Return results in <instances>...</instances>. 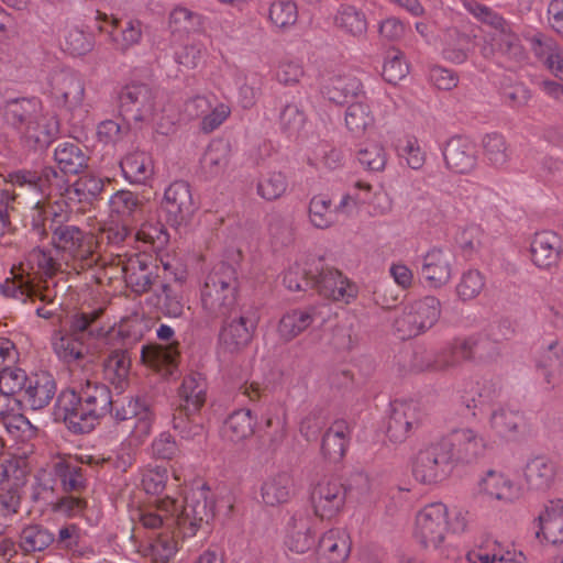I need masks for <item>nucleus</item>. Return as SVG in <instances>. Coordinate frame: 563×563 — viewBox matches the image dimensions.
I'll return each instance as SVG.
<instances>
[{
  "label": "nucleus",
  "mask_w": 563,
  "mask_h": 563,
  "mask_svg": "<svg viewBox=\"0 0 563 563\" xmlns=\"http://www.w3.org/2000/svg\"><path fill=\"white\" fill-rule=\"evenodd\" d=\"M136 514L143 528H175L185 525L183 520H189L190 528L209 526L214 518L213 500L210 498V488L201 484L190 490L186 496L185 505H177V500L170 497L159 499L152 509H137Z\"/></svg>",
  "instance_id": "obj_1"
},
{
  "label": "nucleus",
  "mask_w": 563,
  "mask_h": 563,
  "mask_svg": "<svg viewBox=\"0 0 563 563\" xmlns=\"http://www.w3.org/2000/svg\"><path fill=\"white\" fill-rule=\"evenodd\" d=\"M103 309L87 312L76 311L67 319V328L52 333L51 344L54 353L65 363H75L93 355L97 341L107 334L99 320Z\"/></svg>",
  "instance_id": "obj_2"
},
{
  "label": "nucleus",
  "mask_w": 563,
  "mask_h": 563,
  "mask_svg": "<svg viewBox=\"0 0 563 563\" xmlns=\"http://www.w3.org/2000/svg\"><path fill=\"white\" fill-rule=\"evenodd\" d=\"M27 261L29 263H36L38 271L29 272L24 264L19 266L18 272L12 268V277L0 284V292L5 298L15 299L23 303L29 300L34 302L38 299L47 305H53L54 295L47 288L43 289L38 284H35V275L38 273L48 276L54 274L56 269L54 258L43 250H33Z\"/></svg>",
  "instance_id": "obj_3"
},
{
  "label": "nucleus",
  "mask_w": 563,
  "mask_h": 563,
  "mask_svg": "<svg viewBox=\"0 0 563 563\" xmlns=\"http://www.w3.org/2000/svg\"><path fill=\"white\" fill-rule=\"evenodd\" d=\"M238 277L230 264L219 263L205 278L201 288L203 309L214 318L233 312L236 308Z\"/></svg>",
  "instance_id": "obj_4"
},
{
  "label": "nucleus",
  "mask_w": 563,
  "mask_h": 563,
  "mask_svg": "<svg viewBox=\"0 0 563 563\" xmlns=\"http://www.w3.org/2000/svg\"><path fill=\"white\" fill-rule=\"evenodd\" d=\"M57 207L59 211L52 209L53 218L48 225L53 245L69 257L81 261V267L90 266L93 262L90 242L86 240L85 232L78 227L65 223L69 213L63 210L62 205H57Z\"/></svg>",
  "instance_id": "obj_5"
},
{
  "label": "nucleus",
  "mask_w": 563,
  "mask_h": 563,
  "mask_svg": "<svg viewBox=\"0 0 563 563\" xmlns=\"http://www.w3.org/2000/svg\"><path fill=\"white\" fill-rule=\"evenodd\" d=\"M223 318V323L219 333L220 349L230 354L239 353L244 350L253 340L257 324L258 314L252 309H233Z\"/></svg>",
  "instance_id": "obj_6"
},
{
  "label": "nucleus",
  "mask_w": 563,
  "mask_h": 563,
  "mask_svg": "<svg viewBox=\"0 0 563 563\" xmlns=\"http://www.w3.org/2000/svg\"><path fill=\"white\" fill-rule=\"evenodd\" d=\"M455 465L441 439L421 448L412 461V475L421 484L446 479Z\"/></svg>",
  "instance_id": "obj_7"
},
{
  "label": "nucleus",
  "mask_w": 563,
  "mask_h": 563,
  "mask_svg": "<svg viewBox=\"0 0 563 563\" xmlns=\"http://www.w3.org/2000/svg\"><path fill=\"white\" fill-rule=\"evenodd\" d=\"M133 548L153 563L169 562L179 549L176 530H126Z\"/></svg>",
  "instance_id": "obj_8"
},
{
  "label": "nucleus",
  "mask_w": 563,
  "mask_h": 563,
  "mask_svg": "<svg viewBox=\"0 0 563 563\" xmlns=\"http://www.w3.org/2000/svg\"><path fill=\"white\" fill-rule=\"evenodd\" d=\"M118 108L126 123L147 124L156 109L154 91L145 84L126 85L118 95Z\"/></svg>",
  "instance_id": "obj_9"
},
{
  "label": "nucleus",
  "mask_w": 563,
  "mask_h": 563,
  "mask_svg": "<svg viewBox=\"0 0 563 563\" xmlns=\"http://www.w3.org/2000/svg\"><path fill=\"white\" fill-rule=\"evenodd\" d=\"M441 313L440 301L427 296L407 306L395 320L396 331L401 339L417 336L435 324Z\"/></svg>",
  "instance_id": "obj_10"
},
{
  "label": "nucleus",
  "mask_w": 563,
  "mask_h": 563,
  "mask_svg": "<svg viewBox=\"0 0 563 563\" xmlns=\"http://www.w3.org/2000/svg\"><path fill=\"white\" fill-rule=\"evenodd\" d=\"M66 175L60 169L58 172L52 166H45L41 172L23 169L11 173L9 177L13 186L33 190L42 196L56 192L68 199L71 186L68 185Z\"/></svg>",
  "instance_id": "obj_11"
},
{
  "label": "nucleus",
  "mask_w": 563,
  "mask_h": 563,
  "mask_svg": "<svg viewBox=\"0 0 563 563\" xmlns=\"http://www.w3.org/2000/svg\"><path fill=\"white\" fill-rule=\"evenodd\" d=\"M156 335L166 344L143 346L141 357L144 363L159 372L164 377H169L178 366L180 357L179 342L174 339V329L167 324H161L156 330Z\"/></svg>",
  "instance_id": "obj_12"
},
{
  "label": "nucleus",
  "mask_w": 563,
  "mask_h": 563,
  "mask_svg": "<svg viewBox=\"0 0 563 563\" xmlns=\"http://www.w3.org/2000/svg\"><path fill=\"white\" fill-rule=\"evenodd\" d=\"M331 314V308L325 303L309 305L287 311L279 320L278 335L285 342H289L317 324L323 325Z\"/></svg>",
  "instance_id": "obj_13"
},
{
  "label": "nucleus",
  "mask_w": 563,
  "mask_h": 563,
  "mask_svg": "<svg viewBox=\"0 0 563 563\" xmlns=\"http://www.w3.org/2000/svg\"><path fill=\"white\" fill-rule=\"evenodd\" d=\"M191 187L185 180L172 183L164 192L162 209L172 227L187 224L197 210Z\"/></svg>",
  "instance_id": "obj_14"
},
{
  "label": "nucleus",
  "mask_w": 563,
  "mask_h": 563,
  "mask_svg": "<svg viewBox=\"0 0 563 563\" xmlns=\"http://www.w3.org/2000/svg\"><path fill=\"white\" fill-rule=\"evenodd\" d=\"M441 440L455 466L475 462L486 450L485 439L470 428L455 429Z\"/></svg>",
  "instance_id": "obj_15"
},
{
  "label": "nucleus",
  "mask_w": 563,
  "mask_h": 563,
  "mask_svg": "<svg viewBox=\"0 0 563 563\" xmlns=\"http://www.w3.org/2000/svg\"><path fill=\"white\" fill-rule=\"evenodd\" d=\"M305 284L311 285L320 296L334 301L349 303L357 296V286L340 271L329 266L316 268L313 280H306Z\"/></svg>",
  "instance_id": "obj_16"
},
{
  "label": "nucleus",
  "mask_w": 563,
  "mask_h": 563,
  "mask_svg": "<svg viewBox=\"0 0 563 563\" xmlns=\"http://www.w3.org/2000/svg\"><path fill=\"white\" fill-rule=\"evenodd\" d=\"M346 487L336 478H322L311 492V503L316 516L322 520L336 517L346 499Z\"/></svg>",
  "instance_id": "obj_17"
},
{
  "label": "nucleus",
  "mask_w": 563,
  "mask_h": 563,
  "mask_svg": "<svg viewBox=\"0 0 563 563\" xmlns=\"http://www.w3.org/2000/svg\"><path fill=\"white\" fill-rule=\"evenodd\" d=\"M427 415L420 404L413 400L395 401L388 421L387 434L391 441L402 442L422 426Z\"/></svg>",
  "instance_id": "obj_18"
},
{
  "label": "nucleus",
  "mask_w": 563,
  "mask_h": 563,
  "mask_svg": "<svg viewBox=\"0 0 563 563\" xmlns=\"http://www.w3.org/2000/svg\"><path fill=\"white\" fill-rule=\"evenodd\" d=\"M89 410L90 408L82 402L78 391H64L57 399L56 415L74 433H88L97 426L93 415Z\"/></svg>",
  "instance_id": "obj_19"
},
{
  "label": "nucleus",
  "mask_w": 563,
  "mask_h": 563,
  "mask_svg": "<svg viewBox=\"0 0 563 563\" xmlns=\"http://www.w3.org/2000/svg\"><path fill=\"white\" fill-rule=\"evenodd\" d=\"M59 133L58 119L43 110L31 124L18 134L21 145L29 151L47 148Z\"/></svg>",
  "instance_id": "obj_20"
},
{
  "label": "nucleus",
  "mask_w": 563,
  "mask_h": 563,
  "mask_svg": "<svg viewBox=\"0 0 563 563\" xmlns=\"http://www.w3.org/2000/svg\"><path fill=\"white\" fill-rule=\"evenodd\" d=\"M478 489L490 500L505 505L515 504L523 496V488L518 482L495 470H488L485 473L478 482Z\"/></svg>",
  "instance_id": "obj_21"
},
{
  "label": "nucleus",
  "mask_w": 563,
  "mask_h": 563,
  "mask_svg": "<svg viewBox=\"0 0 563 563\" xmlns=\"http://www.w3.org/2000/svg\"><path fill=\"white\" fill-rule=\"evenodd\" d=\"M501 342L490 333H478L455 342L452 353L463 360L489 363L500 356Z\"/></svg>",
  "instance_id": "obj_22"
},
{
  "label": "nucleus",
  "mask_w": 563,
  "mask_h": 563,
  "mask_svg": "<svg viewBox=\"0 0 563 563\" xmlns=\"http://www.w3.org/2000/svg\"><path fill=\"white\" fill-rule=\"evenodd\" d=\"M454 263L451 250L432 247L422 258L421 275L431 287L440 288L451 280Z\"/></svg>",
  "instance_id": "obj_23"
},
{
  "label": "nucleus",
  "mask_w": 563,
  "mask_h": 563,
  "mask_svg": "<svg viewBox=\"0 0 563 563\" xmlns=\"http://www.w3.org/2000/svg\"><path fill=\"white\" fill-rule=\"evenodd\" d=\"M43 110L42 101L35 97L8 99L1 107L4 125L13 130L16 135L31 124Z\"/></svg>",
  "instance_id": "obj_24"
},
{
  "label": "nucleus",
  "mask_w": 563,
  "mask_h": 563,
  "mask_svg": "<svg viewBox=\"0 0 563 563\" xmlns=\"http://www.w3.org/2000/svg\"><path fill=\"white\" fill-rule=\"evenodd\" d=\"M56 394V383L47 372H40L29 376L21 398L16 402L22 408L40 410L51 404Z\"/></svg>",
  "instance_id": "obj_25"
},
{
  "label": "nucleus",
  "mask_w": 563,
  "mask_h": 563,
  "mask_svg": "<svg viewBox=\"0 0 563 563\" xmlns=\"http://www.w3.org/2000/svg\"><path fill=\"white\" fill-rule=\"evenodd\" d=\"M445 167L455 174H470L477 166L475 144L463 136H453L442 150Z\"/></svg>",
  "instance_id": "obj_26"
},
{
  "label": "nucleus",
  "mask_w": 563,
  "mask_h": 563,
  "mask_svg": "<svg viewBox=\"0 0 563 563\" xmlns=\"http://www.w3.org/2000/svg\"><path fill=\"white\" fill-rule=\"evenodd\" d=\"M173 274L175 284L167 283L165 277L148 300L164 316L179 318L183 316L185 309V301L179 285V283L185 279V272Z\"/></svg>",
  "instance_id": "obj_27"
},
{
  "label": "nucleus",
  "mask_w": 563,
  "mask_h": 563,
  "mask_svg": "<svg viewBox=\"0 0 563 563\" xmlns=\"http://www.w3.org/2000/svg\"><path fill=\"white\" fill-rule=\"evenodd\" d=\"M98 30L109 35L114 49L121 54H126L137 46L143 37V23L137 19H129L124 22L112 19L109 26L100 24Z\"/></svg>",
  "instance_id": "obj_28"
},
{
  "label": "nucleus",
  "mask_w": 563,
  "mask_h": 563,
  "mask_svg": "<svg viewBox=\"0 0 563 563\" xmlns=\"http://www.w3.org/2000/svg\"><path fill=\"white\" fill-rule=\"evenodd\" d=\"M124 280L132 291L147 292L158 282V267L151 265L145 256H131L123 268Z\"/></svg>",
  "instance_id": "obj_29"
},
{
  "label": "nucleus",
  "mask_w": 563,
  "mask_h": 563,
  "mask_svg": "<svg viewBox=\"0 0 563 563\" xmlns=\"http://www.w3.org/2000/svg\"><path fill=\"white\" fill-rule=\"evenodd\" d=\"M530 251L534 265L543 269H551L560 261L563 241L553 231H541L534 234Z\"/></svg>",
  "instance_id": "obj_30"
},
{
  "label": "nucleus",
  "mask_w": 563,
  "mask_h": 563,
  "mask_svg": "<svg viewBox=\"0 0 563 563\" xmlns=\"http://www.w3.org/2000/svg\"><path fill=\"white\" fill-rule=\"evenodd\" d=\"M51 87L53 96L69 109L77 108L84 100V84L70 70L55 71L51 78Z\"/></svg>",
  "instance_id": "obj_31"
},
{
  "label": "nucleus",
  "mask_w": 563,
  "mask_h": 563,
  "mask_svg": "<svg viewBox=\"0 0 563 563\" xmlns=\"http://www.w3.org/2000/svg\"><path fill=\"white\" fill-rule=\"evenodd\" d=\"M295 494V481L288 471H279L268 476L261 487L263 503L272 507L288 503Z\"/></svg>",
  "instance_id": "obj_32"
},
{
  "label": "nucleus",
  "mask_w": 563,
  "mask_h": 563,
  "mask_svg": "<svg viewBox=\"0 0 563 563\" xmlns=\"http://www.w3.org/2000/svg\"><path fill=\"white\" fill-rule=\"evenodd\" d=\"M347 530H325L319 541V563H344L350 555Z\"/></svg>",
  "instance_id": "obj_33"
},
{
  "label": "nucleus",
  "mask_w": 563,
  "mask_h": 563,
  "mask_svg": "<svg viewBox=\"0 0 563 563\" xmlns=\"http://www.w3.org/2000/svg\"><path fill=\"white\" fill-rule=\"evenodd\" d=\"M324 93L330 101L338 104L366 99L362 82L351 75L332 77L324 86Z\"/></svg>",
  "instance_id": "obj_34"
},
{
  "label": "nucleus",
  "mask_w": 563,
  "mask_h": 563,
  "mask_svg": "<svg viewBox=\"0 0 563 563\" xmlns=\"http://www.w3.org/2000/svg\"><path fill=\"white\" fill-rule=\"evenodd\" d=\"M179 407L198 413L207 399L206 378L197 372L186 375L178 389Z\"/></svg>",
  "instance_id": "obj_35"
},
{
  "label": "nucleus",
  "mask_w": 563,
  "mask_h": 563,
  "mask_svg": "<svg viewBox=\"0 0 563 563\" xmlns=\"http://www.w3.org/2000/svg\"><path fill=\"white\" fill-rule=\"evenodd\" d=\"M78 394L81 396L82 402L90 408L89 412L93 415L97 424L113 409L111 391L103 384L87 382Z\"/></svg>",
  "instance_id": "obj_36"
},
{
  "label": "nucleus",
  "mask_w": 563,
  "mask_h": 563,
  "mask_svg": "<svg viewBox=\"0 0 563 563\" xmlns=\"http://www.w3.org/2000/svg\"><path fill=\"white\" fill-rule=\"evenodd\" d=\"M350 439V427L344 420H336L322 438L321 452L331 462H339L345 454Z\"/></svg>",
  "instance_id": "obj_37"
},
{
  "label": "nucleus",
  "mask_w": 563,
  "mask_h": 563,
  "mask_svg": "<svg viewBox=\"0 0 563 563\" xmlns=\"http://www.w3.org/2000/svg\"><path fill=\"white\" fill-rule=\"evenodd\" d=\"M124 177L132 184H146L154 175V164L146 152L136 151L121 161Z\"/></svg>",
  "instance_id": "obj_38"
},
{
  "label": "nucleus",
  "mask_w": 563,
  "mask_h": 563,
  "mask_svg": "<svg viewBox=\"0 0 563 563\" xmlns=\"http://www.w3.org/2000/svg\"><path fill=\"white\" fill-rule=\"evenodd\" d=\"M131 361L125 351H112L103 361V378L119 393L128 386Z\"/></svg>",
  "instance_id": "obj_39"
},
{
  "label": "nucleus",
  "mask_w": 563,
  "mask_h": 563,
  "mask_svg": "<svg viewBox=\"0 0 563 563\" xmlns=\"http://www.w3.org/2000/svg\"><path fill=\"white\" fill-rule=\"evenodd\" d=\"M344 122L354 137L365 135L374 126L375 118L366 99L351 102L347 106Z\"/></svg>",
  "instance_id": "obj_40"
},
{
  "label": "nucleus",
  "mask_w": 563,
  "mask_h": 563,
  "mask_svg": "<svg viewBox=\"0 0 563 563\" xmlns=\"http://www.w3.org/2000/svg\"><path fill=\"white\" fill-rule=\"evenodd\" d=\"M499 395V389L492 382L473 383L464 385L461 390L460 401L470 410H475L490 405Z\"/></svg>",
  "instance_id": "obj_41"
},
{
  "label": "nucleus",
  "mask_w": 563,
  "mask_h": 563,
  "mask_svg": "<svg viewBox=\"0 0 563 563\" xmlns=\"http://www.w3.org/2000/svg\"><path fill=\"white\" fill-rule=\"evenodd\" d=\"M54 159L64 174H78L86 166L88 156L75 142H62L54 151Z\"/></svg>",
  "instance_id": "obj_42"
},
{
  "label": "nucleus",
  "mask_w": 563,
  "mask_h": 563,
  "mask_svg": "<svg viewBox=\"0 0 563 563\" xmlns=\"http://www.w3.org/2000/svg\"><path fill=\"white\" fill-rule=\"evenodd\" d=\"M144 202L130 190H119L110 199V209L122 222L136 221L143 213Z\"/></svg>",
  "instance_id": "obj_43"
},
{
  "label": "nucleus",
  "mask_w": 563,
  "mask_h": 563,
  "mask_svg": "<svg viewBox=\"0 0 563 563\" xmlns=\"http://www.w3.org/2000/svg\"><path fill=\"white\" fill-rule=\"evenodd\" d=\"M29 376L21 368L1 367L0 369V415L8 407L9 397L21 398Z\"/></svg>",
  "instance_id": "obj_44"
},
{
  "label": "nucleus",
  "mask_w": 563,
  "mask_h": 563,
  "mask_svg": "<svg viewBox=\"0 0 563 563\" xmlns=\"http://www.w3.org/2000/svg\"><path fill=\"white\" fill-rule=\"evenodd\" d=\"M554 478V466L545 457L538 456L530 460L525 468V479L534 490H544L550 487Z\"/></svg>",
  "instance_id": "obj_45"
},
{
  "label": "nucleus",
  "mask_w": 563,
  "mask_h": 563,
  "mask_svg": "<svg viewBox=\"0 0 563 563\" xmlns=\"http://www.w3.org/2000/svg\"><path fill=\"white\" fill-rule=\"evenodd\" d=\"M229 143L222 140H217L211 142L207 147L201 158V167L208 176L214 177L225 170L229 164Z\"/></svg>",
  "instance_id": "obj_46"
},
{
  "label": "nucleus",
  "mask_w": 563,
  "mask_h": 563,
  "mask_svg": "<svg viewBox=\"0 0 563 563\" xmlns=\"http://www.w3.org/2000/svg\"><path fill=\"white\" fill-rule=\"evenodd\" d=\"M255 419L251 410L241 409L229 416L224 423V435L232 442H240L254 433Z\"/></svg>",
  "instance_id": "obj_47"
},
{
  "label": "nucleus",
  "mask_w": 563,
  "mask_h": 563,
  "mask_svg": "<svg viewBox=\"0 0 563 563\" xmlns=\"http://www.w3.org/2000/svg\"><path fill=\"white\" fill-rule=\"evenodd\" d=\"M54 472L65 492L78 493L85 488L86 479L82 467L77 461H58L54 465Z\"/></svg>",
  "instance_id": "obj_48"
},
{
  "label": "nucleus",
  "mask_w": 563,
  "mask_h": 563,
  "mask_svg": "<svg viewBox=\"0 0 563 563\" xmlns=\"http://www.w3.org/2000/svg\"><path fill=\"white\" fill-rule=\"evenodd\" d=\"M332 201L324 195H316L309 202V221L314 228L328 229L336 222V213L331 208Z\"/></svg>",
  "instance_id": "obj_49"
},
{
  "label": "nucleus",
  "mask_w": 563,
  "mask_h": 563,
  "mask_svg": "<svg viewBox=\"0 0 563 563\" xmlns=\"http://www.w3.org/2000/svg\"><path fill=\"white\" fill-rule=\"evenodd\" d=\"M202 27L203 18L187 8H175L169 14V29L173 33L185 35L200 32Z\"/></svg>",
  "instance_id": "obj_50"
},
{
  "label": "nucleus",
  "mask_w": 563,
  "mask_h": 563,
  "mask_svg": "<svg viewBox=\"0 0 563 563\" xmlns=\"http://www.w3.org/2000/svg\"><path fill=\"white\" fill-rule=\"evenodd\" d=\"M103 190V181L95 175H84L79 177L68 190V200L78 202H91Z\"/></svg>",
  "instance_id": "obj_51"
},
{
  "label": "nucleus",
  "mask_w": 563,
  "mask_h": 563,
  "mask_svg": "<svg viewBox=\"0 0 563 563\" xmlns=\"http://www.w3.org/2000/svg\"><path fill=\"white\" fill-rule=\"evenodd\" d=\"M484 156L495 167L505 166L510 157L505 137L498 133H489L482 141Z\"/></svg>",
  "instance_id": "obj_52"
},
{
  "label": "nucleus",
  "mask_w": 563,
  "mask_h": 563,
  "mask_svg": "<svg viewBox=\"0 0 563 563\" xmlns=\"http://www.w3.org/2000/svg\"><path fill=\"white\" fill-rule=\"evenodd\" d=\"M63 46L71 55H85L93 48V38L75 24H66L63 31Z\"/></svg>",
  "instance_id": "obj_53"
},
{
  "label": "nucleus",
  "mask_w": 563,
  "mask_h": 563,
  "mask_svg": "<svg viewBox=\"0 0 563 563\" xmlns=\"http://www.w3.org/2000/svg\"><path fill=\"white\" fill-rule=\"evenodd\" d=\"M173 428L183 439L192 440L202 435L203 426L198 420V413L177 407L173 416Z\"/></svg>",
  "instance_id": "obj_54"
},
{
  "label": "nucleus",
  "mask_w": 563,
  "mask_h": 563,
  "mask_svg": "<svg viewBox=\"0 0 563 563\" xmlns=\"http://www.w3.org/2000/svg\"><path fill=\"white\" fill-rule=\"evenodd\" d=\"M268 18L279 30H288L298 20L297 4L291 0H276L269 7Z\"/></svg>",
  "instance_id": "obj_55"
},
{
  "label": "nucleus",
  "mask_w": 563,
  "mask_h": 563,
  "mask_svg": "<svg viewBox=\"0 0 563 563\" xmlns=\"http://www.w3.org/2000/svg\"><path fill=\"white\" fill-rule=\"evenodd\" d=\"M288 181L280 172H271L262 175L257 183V194L265 200L273 201L280 198L287 190Z\"/></svg>",
  "instance_id": "obj_56"
},
{
  "label": "nucleus",
  "mask_w": 563,
  "mask_h": 563,
  "mask_svg": "<svg viewBox=\"0 0 563 563\" xmlns=\"http://www.w3.org/2000/svg\"><path fill=\"white\" fill-rule=\"evenodd\" d=\"M520 421L519 411L500 407L492 412L489 426L498 435L506 437L517 431Z\"/></svg>",
  "instance_id": "obj_57"
},
{
  "label": "nucleus",
  "mask_w": 563,
  "mask_h": 563,
  "mask_svg": "<svg viewBox=\"0 0 563 563\" xmlns=\"http://www.w3.org/2000/svg\"><path fill=\"white\" fill-rule=\"evenodd\" d=\"M357 161L366 170L382 172L387 164V153L379 143H366L357 151Z\"/></svg>",
  "instance_id": "obj_58"
},
{
  "label": "nucleus",
  "mask_w": 563,
  "mask_h": 563,
  "mask_svg": "<svg viewBox=\"0 0 563 563\" xmlns=\"http://www.w3.org/2000/svg\"><path fill=\"white\" fill-rule=\"evenodd\" d=\"M450 522L449 510L442 503H432L424 506L416 515L418 528H440Z\"/></svg>",
  "instance_id": "obj_59"
},
{
  "label": "nucleus",
  "mask_w": 563,
  "mask_h": 563,
  "mask_svg": "<svg viewBox=\"0 0 563 563\" xmlns=\"http://www.w3.org/2000/svg\"><path fill=\"white\" fill-rule=\"evenodd\" d=\"M335 21L341 29L354 36L364 34L367 29L365 15L352 5H342Z\"/></svg>",
  "instance_id": "obj_60"
},
{
  "label": "nucleus",
  "mask_w": 563,
  "mask_h": 563,
  "mask_svg": "<svg viewBox=\"0 0 563 563\" xmlns=\"http://www.w3.org/2000/svg\"><path fill=\"white\" fill-rule=\"evenodd\" d=\"M267 230L274 243L286 245L292 240L291 220L278 212H273L267 217Z\"/></svg>",
  "instance_id": "obj_61"
},
{
  "label": "nucleus",
  "mask_w": 563,
  "mask_h": 563,
  "mask_svg": "<svg viewBox=\"0 0 563 563\" xmlns=\"http://www.w3.org/2000/svg\"><path fill=\"white\" fill-rule=\"evenodd\" d=\"M498 30L495 41L499 52L514 62H521L525 58V51L519 36L504 26Z\"/></svg>",
  "instance_id": "obj_62"
},
{
  "label": "nucleus",
  "mask_w": 563,
  "mask_h": 563,
  "mask_svg": "<svg viewBox=\"0 0 563 563\" xmlns=\"http://www.w3.org/2000/svg\"><path fill=\"white\" fill-rule=\"evenodd\" d=\"M306 123V114L297 103H286L279 113L280 129L288 135H296Z\"/></svg>",
  "instance_id": "obj_63"
},
{
  "label": "nucleus",
  "mask_w": 563,
  "mask_h": 563,
  "mask_svg": "<svg viewBox=\"0 0 563 563\" xmlns=\"http://www.w3.org/2000/svg\"><path fill=\"white\" fill-rule=\"evenodd\" d=\"M534 521L540 528H563V500L553 499L547 501Z\"/></svg>",
  "instance_id": "obj_64"
}]
</instances>
